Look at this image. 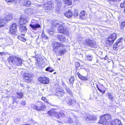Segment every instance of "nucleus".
Listing matches in <instances>:
<instances>
[{"instance_id":"39","label":"nucleus","mask_w":125,"mask_h":125,"mask_svg":"<svg viewBox=\"0 0 125 125\" xmlns=\"http://www.w3.org/2000/svg\"><path fill=\"white\" fill-rule=\"evenodd\" d=\"M96 87L98 89L100 92H101L102 94H104L105 92V90L103 91L102 90L101 88H100L97 85H96Z\"/></svg>"},{"instance_id":"34","label":"nucleus","mask_w":125,"mask_h":125,"mask_svg":"<svg viewBox=\"0 0 125 125\" xmlns=\"http://www.w3.org/2000/svg\"><path fill=\"white\" fill-rule=\"evenodd\" d=\"M54 30L52 29H50L47 30L48 33L52 35H53L54 34Z\"/></svg>"},{"instance_id":"38","label":"nucleus","mask_w":125,"mask_h":125,"mask_svg":"<svg viewBox=\"0 0 125 125\" xmlns=\"http://www.w3.org/2000/svg\"><path fill=\"white\" fill-rule=\"evenodd\" d=\"M59 95L62 96L63 94L65 93L64 91L62 89H59L58 92Z\"/></svg>"},{"instance_id":"64","label":"nucleus","mask_w":125,"mask_h":125,"mask_svg":"<svg viewBox=\"0 0 125 125\" xmlns=\"http://www.w3.org/2000/svg\"><path fill=\"white\" fill-rule=\"evenodd\" d=\"M10 69V68H9V69Z\"/></svg>"},{"instance_id":"60","label":"nucleus","mask_w":125,"mask_h":125,"mask_svg":"<svg viewBox=\"0 0 125 125\" xmlns=\"http://www.w3.org/2000/svg\"><path fill=\"white\" fill-rule=\"evenodd\" d=\"M97 62H98V60H97L96 63H97Z\"/></svg>"},{"instance_id":"27","label":"nucleus","mask_w":125,"mask_h":125,"mask_svg":"<svg viewBox=\"0 0 125 125\" xmlns=\"http://www.w3.org/2000/svg\"><path fill=\"white\" fill-rule=\"evenodd\" d=\"M93 57V55L91 54L87 55L86 57V59L88 61H91Z\"/></svg>"},{"instance_id":"3","label":"nucleus","mask_w":125,"mask_h":125,"mask_svg":"<svg viewBox=\"0 0 125 125\" xmlns=\"http://www.w3.org/2000/svg\"><path fill=\"white\" fill-rule=\"evenodd\" d=\"M111 119V116L109 114H106L101 116L99 123L104 125L109 124Z\"/></svg>"},{"instance_id":"50","label":"nucleus","mask_w":125,"mask_h":125,"mask_svg":"<svg viewBox=\"0 0 125 125\" xmlns=\"http://www.w3.org/2000/svg\"><path fill=\"white\" fill-rule=\"evenodd\" d=\"M23 24L27 23L28 22V20L26 19H23Z\"/></svg>"},{"instance_id":"62","label":"nucleus","mask_w":125,"mask_h":125,"mask_svg":"<svg viewBox=\"0 0 125 125\" xmlns=\"http://www.w3.org/2000/svg\"><path fill=\"white\" fill-rule=\"evenodd\" d=\"M101 86H102V87L103 86L102 85H101Z\"/></svg>"},{"instance_id":"46","label":"nucleus","mask_w":125,"mask_h":125,"mask_svg":"<svg viewBox=\"0 0 125 125\" xmlns=\"http://www.w3.org/2000/svg\"><path fill=\"white\" fill-rule=\"evenodd\" d=\"M79 13L78 10H75V11L74 13V16L75 17H77Z\"/></svg>"},{"instance_id":"43","label":"nucleus","mask_w":125,"mask_h":125,"mask_svg":"<svg viewBox=\"0 0 125 125\" xmlns=\"http://www.w3.org/2000/svg\"><path fill=\"white\" fill-rule=\"evenodd\" d=\"M35 65H36V66L38 68H40L41 67V64L40 63V62H39L38 61L36 63Z\"/></svg>"},{"instance_id":"7","label":"nucleus","mask_w":125,"mask_h":125,"mask_svg":"<svg viewBox=\"0 0 125 125\" xmlns=\"http://www.w3.org/2000/svg\"><path fill=\"white\" fill-rule=\"evenodd\" d=\"M84 43L86 45L89 46L92 48H97L98 46L96 45L95 41L94 40L86 39L84 41Z\"/></svg>"},{"instance_id":"47","label":"nucleus","mask_w":125,"mask_h":125,"mask_svg":"<svg viewBox=\"0 0 125 125\" xmlns=\"http://www.w3.org/2000/svg\"><path fill=\"white\" fill-rule=\"evenodd\" d=\"M20 119L19 118H17L16 119L15 121V123L17 124H19L20 123L21 121Z\"/></svg>"},{"instance_id":"9","label":"nucleus","mask_w":125,"mask_h":125,"mask_svg":"<svg viewBox=\"0 0 125 125\" xmlns=\"http://www.w3.org/2000/svg\"><path fill=\"white\" fill-rule=\"evenodd\" d=\"M117 35L115 33H113L110 34L107 39V41L110 44H112L116 39Z\"/></svg>"},{"instance_id":"4","label":"nucleus","mask_w":125,"mask_h":125,"mask_svg":"<svg viewBox=\"0 0 125 125\" xmlns=\"http://www.w3.org/2000/svg\"><path fill=\"white\" fill-rule=\"evenodd\" d=\"M57 30L59 32L66 35H68L69 33L68 29L65 26V24L62 22L58 26Z\"/></svg>"},{"instance_id":"35","label":"nucleus","mask_w":125,"mask_h":125,"mask_svg":"<svg viewBox=\"0 0 125 125\" xmlns=\"http://www.w3.org/2000/svg\"><path fill=\"white\" fill-rule=\"evenodd\" d=\"M17 94L18 95L17 97L21 99L23 98V93L22 92L17 93Z\"/></svg>"},{"instance_id":"19","label":"nucleus","mask_w":125,"mask_h":125,"mask_svg":"<svg viewBox=\"0 0 125 125\" xmlns=\"http://www.w3.org/2000/svg\"><path fill=\"white\" fill-rule=\"evenodd\" d=\"M56 3L57 4V10H59L61 9L62 3L61 0H55Z\"/></svg>"},{"instance_id":"2","label":"nucleus","mask_w":125,"mask_h":125,"mask_svg":"<svg viewBox=\"0 0 125 125\" xmlns=\"http://www.w3.org/2000/svg\"><path fill=\"white\" fill-rule=\"evenodd\" d=\"M9 64L12 65L14 69L15 66H19L21 65L22 62L20 58L14 56L10 57L8 59Z\"/></svg>"},{"instance_id":"31","label":"nucleus","mask_w":125,"mask_h":125,"mask_svg":"<svg viewBox=\"0 0 125 125\" xmlns=\"http://www.w3.org/2000/svg\"><path fill=\"white\" fill-rule=\"evenodd\" d=\"M61 23V22H60L57 20H53L52 21V24L53 25H54L55 26L57 25H58V26H59V24H60Z\"/></svg>"},{"instance_id":"45","label":"nucleus","mask_w":125,"mask_h":125,"mask_svg":"<svg viewBox=\"0 0 125 125\" xmlns=\"http://www.w3.org/2000/svg\"><path fill=\"white\" fill-rule=\"evenodd\" d=\"M75 69L76 70H77V67L80 66V64L78 62H76L75 63Z\"/></svg>"},{"instance_id":"48","label":"nucleus","mask_w":125,"mask_h":125,"mask_svg":"<svg viewBox=\"0 0 125 125\" xmlns=\"http://www.w3.org/2000/svg\"><path fill=\"white\" fill-rule=\"evenodd\" d=\"M26 102L25 100H22L21 103V104L22 105H24L26 104Z\"/></svg>"},{"instance_id":"33","label":"nucleus","mask_w":125,"mask_h":125,"mask_svg":"<svg viewBox=\"0 0 125 125\" xmlns=\"http://www.w3.org/2000/svg\"><path fill=\"white\" fill-rule=\"evenodd\" d=\"M25 11L27 14H31L33 12V10L31 9H27L25 10Z\"/></svg>"},{"instance_id":"10","label":"nucleus","mask_w":125,"mask_h":125,"mask_svg":"<svg viewBox=\"0 0 125 125\" xmlns=\"http://www.w3.org/2000/svg\"><path fill=\"white\" fill-rule=\"evenodd\" d=\"M68 121L69 123H73L74 125H78L79 123V120L77 116H74L72 119L69 117Z\"/></svg>"},{"instance_id":"29","label":"nucleus","mask_w":125,"mask_h":125,"mask_svg":"<svg viewBox=\"0 0 125 125\" xmlns=\"http://www.w3.org/2000/svg\"><path fill=\"white\" fill-rule=\"evenodd\" d=\"M77 74L78 76L79 77L81 80L86 81L88 80V79L86 77L82 76L79 73H77Z\"/></svg>"},{"instance_id":"32","label":"nucleus","mask_w":125,"mask_h":125,"mask_svg":"<svg viewBox=\"0 0 125 125\" xmlns=\"http://www.w3.org/2000/svg\"><path fill=\"white\" fill-rule=\"evenodd\" d=\"M58 118L59 117H65L67 115V114L65 113H63L62 112L58 113Z\"/></svg>"},{"instance_id":"53","label":"nucleus","mask_w":125,"mask_h":125,"mask_svg":"<svg viewBox=\"0 0 125 125\" xmlns=\"http://www.w3.org/2000/svg\"><path fill=\"white\" fill-rule=\"evenodd\" d=\"M7 2H9L13 0H5Z\"/></svg>"},{"instance_id":"5","label":"nucleus","mask_w":125,"mask_h":125,"mask_svg":"<svg viewBox=\"0 0 125 125\" xmlns=\"http://www.w3.org/2000/svg\"><path fill=\"white\" fill-rule=\"evenodd\" d=\"M31 106L35 110L40 111L44 108V105L42 102L38 101L36 103V104H32L31 105Z\"/></svg>"},{"instance_id":"14","label":"nucleus","mask_w":125,"mask_h":125,"mask_svg":"<svg viewBox=\"0 0 125 125\" xmlns=\"http://www.w3.org/2000/svg\"><path fill=\"white\" fill-rule=\"evenodd\" d=\"M10 33L13 34H15L17 32V27L15 23L12 24L10 28Z\"/></svg>"},{"instance_id":"25","label":"nucleus","mask_w":125,"mask_h":125,"mask_svg":"<svg viewBox=\"0 0 125 125\" xmlns=\"http://www.w3.org/2000/svg\"><path fill=\"white\" fill-rule=\"evenodd\" d=\"M6 21V20L5 19H0V27H2L4 26Z\"/></svg>"},{"instance_id":"22","label":"nucleus","mask_w":125,"mask_h":125,"mask_svg":"<svg viewBox=\"0 0 125 125\" xmlns=\"http://www.w3.org/2000/svg\"><path fill=\"white\" fill-rule=\"evenodd\" d=\"M20 30L21 32L23 33H26L27 31V28L25 26L21 25L20 26Z\"/></svg>"},{"instance_id":"26","label":"nucleus","mask_w":125,"mask_h":125,"mask_svg":"<svg viewBox=\"0 0 125 125\" xmlns=\"http://www.w3.org/2000/svg\"><path fill=\"white\" fill-rule=\"evenodd\" d=\"M23 4L24 6H29L31 4V2L30 1L27 0H23Z\"/></svg>"},{"instance_id":"61","label":"nucleus","mask_w":125,"mask_h":125,"mask_svg":"<svg viewBox=\"0 0 125 125\" xmlns=\"http://www.w3.org/2000/svg\"><path fill=\"white\" fill-rule=\"evenodd\" d=\"M58 60H60V59H58Z\"/></svg>"},{"instance_id":"8","label":"nucleus","mask_w":125,"mask_h":125,"mask_svg":"<svg viewBox=\"0 0 125 125\" xmlns=\"http://www.w3.org/2000/svg\"><path fill=\"white\" fill-rule=\"evenodd\" d=\"M30 26L34 30H36L37 29L40 28L41 27L40 25L37 23V21L34 19H33L31 20Z\"/></svg>"},{"instance_id":"55","label":"nucleus","mask_w":125,"mask_h":125,"mask_svg":"<svg viewBox=\"0 0 125 125\" xmlns=\"http://www.w3.org/2000/svg\"><path fill=\"white\" fill-rule=\"evenodd\" d=\"M104 59L105 60H106L107 59V55H106L105 57H104Z\"/></svg>"},{"instance_id":"18","label":"nucleus","mask_w":125,"mask_h":125,"mask_svg":"<svg viewBox=\"0 0 125 125\" xmlns=\"http://www.w3.org/2000/svg\"><path fill=\"white\" fill-rule=\"evenodd\" d=\"M111 125H122L120 120L116 119L111 122Z\"/></svg>"},{"instance_id":"20","label":"nucleus","mask_w":125,"mask_h":125,"mask_svg":"<svg viewBox=\"0 0 125 125\" xmlns=\"http://www.w3.org/2000/svg\"><path fill=\"white\" fill-rule=\"evenodd\" d=\"M41 38L42 39V41L45 42L46 41V40L48 39V37L47 36L46 34H45L42 31L41 35Z\"/></svg>"},{"instance_id":"49","label":"nucleus","mask_w":125,"mask_h":125,"mask_svg":"<svg viewBox=\"0 0 125 125\" xmlns=\"http://www.w3.org/2000/svg\"><path fill=\"white\" fill-rule=\"evenodd\" d=\"M120 7L121 8H123L125 7V1H124L123 3L120 4Z\"/></svg>"},{"instance_id":"1","label":"nucleus","mask_w":125,"mask_h":125,"mask_svg":"<svg viewBox=\"0 0 125 125\" xmlns=\"http://www.w3.org/2000/svg\"><path fill=\"white\" fill-rule=\"evenodd\" d=\"M66 46L62 44L55 42L52 45L53 52L58 55H61L63 54L65 51Z\"/></svg>"},{"instance_id":"54","label":"nucleus","mask_w":125,"mask_h":125,"mask_svg":"<svg viewBox=\"0 0 125 125\" xmlns=\"http://www.w3.org/2000/svg\"><path fill=\"white\" fill-rule=\"evenodd\" d=\"M117 0H109V2H110V1H116Z\"/></svg>"},{"instance_id":"57","label":"nucleus","mask_w":125,"mask_h":125,"mask_svg":"<svg viewBox=\"0 0 125 125\" xmlns=\"http://www.w3.org/2000/svg\"><path fill=\"white\" fill-rule=\"evenodd\" d=\"M25 35V34H21V36L23 37H24Z\"/></svg>"},{"instance_id":"37","label":"nucleus","mask_w":125,"mask_h":125,"mask_svg":"<svg viewBox=\"0 0 125 125\" xmlns=\"http://www.w3.org/2000/svg\"><path fill=\"white\" fill-rule=\"evenodd\" d=\"M65 89L67 93L70 95H72V93L71 91L70 90L69 88L67 87H66L65 88Z\"/></svg>"},{"instance_id":"23","label":"nucleus","mask_w":125,"mask_h":125,"mask_svg":"<svg viewBox=\"0 0 125 125\" xmlns=\"http://www.w3.org/2000/svg\"><path fill=\"white\" fill-rule=\"evenodd\" d=\"M52 1H48L47 2L48 6L47 7L49 10H52L53 8V3Z\"/></svg>"},{"instance_id":"15","label":"nucleus","mask_w":125,"mask_h":125,"mask_svg":"<svg viewBox=\"0 0 125 125\" xmlns=\"http://www.w3.org/2000/svg\"><path fill=\"white\" fill-rule=\"evenodd\" d=\"M48 113L49 115L52 116H55L58 118V113L55 112L54 110H51L48 112Z\"/></svg>"},{"instance_id":"59","label":"nucleus","mask_w":125,"mask_h":125,"mask_svg":"<svg viewBox=\"0 0 125 125\" xmlns=\"http://www.w3.org/2000/svg\"><path fill=\"white\" fill-rule=\"evenodd\" d=\"M2 53V52H0V55Z\"/></svg>"},{"instance_id":"6","label":"nucleus","mask_w":125,"mask_h":125,"mask_svg":"<svg viewBox=\"0 0 125 125\" xmlns=\"http://www.w3.org/2000/svg\"><path fill=\"white\" fill-rule=\"evenodd\" d=\"M33 75L30 73L24 72L22 75V77L24 81L27 82H30L32 81Z\"/></svg>"},{"instance_id":"36","label":"nucleus","mask_w":125,"mask_h":125,"mask_svg":"<svg viewBox=\"0 0 125 125\" xmlns=\"http://www.w3.org/2000/svg\"><path fill=\"white\" fill-rule=\"evenodd\" d=\"M108 98L110 99L111 101H113V97L112 94L111 93H108Z\"/></svg>"},{"instance_id":"63","label":"nucleus","mask_w":125,"mask_h":125,"mask_svg":"<svg viewBox=\"0 0 125 125\" xmlns=\"http://www.w3.org/2000/svg\"><path fill=\"white\" fill-rule=\"evenodd\" d=\"M56 73V72H55V73H54V74H55Z\"/></svg>"},{"instance_id":"51","label":"nucleus","mask_w":125,"mask_h":125,"mask_svg":"<svg viewBox=\"0 0 125 125\" xmlns=\"http://www.w3.org/2000/svg\"><path fill=\"white\" fill-rule=\"evenodd\" d=\"M42 100H43L45 102H47V100L44 97H42Z\"/></svg>"},{"instance_id":"24","label":"nucleus","mask_w":125,"mask_h":125,"mask_svg":"<svg viewBox=\"0 0 125 125\" xmlns=\"http://www.w3.org/2000/svg\"><path fill=\"white\" fill-rule=\"evenodd\" d=\"M12 19V15L11 13H9L5 17L4 19L6 21L10 20Z\"/></svg>"},{"instance_id":"28","label":"nucleus","mask_w":125,"mask_h":125,"mask_svg":"<svg viewBox=\"0 0 125 125\" xmlns=\"http://www.w3.org/2000/svg\"><path fill=\"white\" fill-rule=\"evenodd\" d=\"M85 12L84 10L81 11L80 14V17L82 19H84L85 18Z\"/></svg>"},{"instance_id":"40","label":"nucleus","mask_w":125,"mask_h":125,"mask_svg":"<svg viewBox=\"0 0 125 125\" xmlns=\"http://www.w3.org/2000/svg\"><path fill=\"white\" fill-rule=\"evenodd\" d=\"M19 24L22 25L23 24V19L22 18H21L19 20Z\"/></svg>"},{"instance_id":"52","label":"nucleus","mask_w":125,"mask_h":125,"mask_svg":"<svg viewBox=\"0 0 125 125\" xmlns=\"http://www.w3.org/2000/svg\"><path fill=\"white\" fill-rule=\"evenodd\" d=\"M121 26L122 27H123L125 26V22H122Z\"/></svg>"},{"instance_id":"17","label":"nucleus","mask_w":125,"mask_h":125,"mask_svg":"<svg viewBox=\"0 0 125 125\" xmlns=\"http://www.w3.org/2000/svg\"><path fill=\"white\" fill-rule=\"evenodd\" d=\"M57 39L60 41L62 42L65 41L66 40L64 36L62 34H58L57 35Z\"/></svg>"},{"instance_id":"56","label":"nucleus","mask_w":125,"mask_h":125,"mask_svg":"<svg viewBox=\"0 0 125 125\" xmlns=\"http://www.w3.org/2000/svg\"><path fill=\"white\" fill-rule=\"evenodd\" d=\"M80 38L78 39V40H82V38H80Z\"/></svg>"},{"instance_id":"42","label":"nucleus","mask_w":125,"mask_h":125,"mask_svg":"<svg viewBox=\"0 0 125 125\" xmlns=\"http://www.w3.org/2000/svg\"><path fill=\"white\" fill-rule=\"evenodd\" d=\"M18 38L19 40L25 42L26 41L25 39L20 36H18Z\"/></svg>"},{"instance_id":"41","label":"nucleus","mask_w":125,"mask_h":125,"mask_svg":"<svg viewBox=\"0 0 125 125\" xmlns=\"http://www.w3.org/2000/svg\"><path fill=\"white\" fill-rule=\"evenodd\" d=\"M45 70L46 71L49 72H52L54 71L52 68L49 67L46 68Z\"/></svg>"},{"instance_id":"21","label":"nucleus","mask_w":125,"mask_h":125,"mask_svg":"<svg viewBox=\"0 0 125 125\" xmlns=\"http://www.w3.org/2000/svg\"><path fill=\"white\" fill-rule=\"evenodd\" d=\"M65 16L69 18L72 16L73 14L70 10L64 13Z\"/></svg>"},{"instance_id":"12","label":"nucleus","mask_w":125,"mask_h":125,"mask_svg":"<svg viewBox=\"0 0 125 125\" xmlns=\"http://www.w3.org/2000/svg\"><path fill=\"white\" fill-rule=\"evenodd\" d=\"M65 100L69 105L73 106L76 103V101L73 99L70 98L68 97L65 98Z\"/></svg>"},{"instance_id":"11","label":"nucleus","mask_w":125,"mask_h":125,"mask_svg":"<svg viewBox=\"0 0 125 125\" xmlns=\"http://www.w3.org/2000/svg\"><path fill=\"white\" fill-rule=\"evenodd\" d=\"M123 41L122 38H121L118 39L116 42L113 45V49L114 50H116L117 48L122 45Z\"/></svg>"},{"instance_id":"30","label":"nucleus","mask_w":125,"mask_h":125,"mask_svg":"<svg viewBox=\"0 0 125 125\" xmlns=\"http://www.w3.org/2000/svg\"><path fill=\"white\" fill-rule=\"evenodd\" d=\"M63 0L64 3L66 5H70L72 3L71 0Z\"/></svg>"},{"instance_id":"44","label":"nucleus","mask_w":125,"mask_h":125,"mask_svg":"<svg viewBox=\"0 0 125 125\" xmlns=\"http://www.w3.org/2000/svg\"><path fill=\"white\" fill-rule=\"evenodd\" d=\"M74 78L73 76H72L69 80V81L70 83L72 84H73L74 83Z\"/></svg>"},{"instance_id":"58","label":"nucleus","mask_w":125,"mask_h":125,"mask_svg":"<svg viewBox=\"0 0 125 125\" xmlns=\"http://www.w3.org/2000/svg\"><path fill=\"white\" fill-rule=\"evenodd\" d=\"M124 12L125 13V10H124Z\"/></svg>"},{"instance_id":"13","label":"nucleus","mask_w":125,"mask_h":125,"mask_svg":"<svg viewBox=\"0 0 125 125\" xmlns=\"http://www.w3.org/2000/svg\"><path fill=\"white\" fill-rule=\"evenodd\" d=\"M38 80L40 82L42 83L47 84L49 83V79L46 77H41L38 78Z\"/></svg>"},{"instance_id":"16","label":"nucleus","mask_w":125,"mask_h":125,"mask_svg":"<svg viewBox=\"0 0 125 125\" xmlns=\"http://www.w3.org/2000/svg\"><path fill=\"white\" fill-rule=\"evenodd\" d=\"M86 118L87 120H89L92 123L94 122L96 119L95 117L90 115H88L87 116Z\"/></svg>"}]
</instances>
